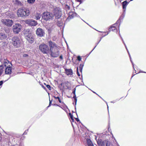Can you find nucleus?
Returning <instances> with one entry per match:
<instances>
[{
	"label": "nucleus",
	"instance_id": "nucleus-1",
	"mask_svg": "<svg viewBox=\"0 0 146 146\" xmlns=\"http://www.w3.org/2000/svg\"><path fill=\"white\" fill-rule=\"evenodd\" d=\"M50 47V52L52 56L56 57L59 55V47L54 42L51 41L48 42Z\"/></svg>",
	"mask_w": 146,
	"mask_h": 146
},
{
	"label": "nucleus",
	"instance_id": "nucleus-2",
	"mask_svg": "<svg viewBox=\"0 0 146 146\" xmlns=\"http://www.w3.org/2000/svg\"><path fill=\"white\" fill-rule=\"evenodd\" d=\"M30 11L28 8H19L17 12V14L18 17H25L28 16Z\"/></svg>",
	"mask_w": 146,
	"mask_h": 146
},
{
	"label": "nucleus",
	"instance_id": "nucleus-3",
	"mask_svg": "<svg viewBox=\"0 0 146 146\" xmlns=\"http://www.w3.org/2000/svg\"><path fill=\"white\" fill-rule=\"evenodd\" d=\"M39 49L44 54H48L50 52L48 46L44 43L41 44L39 45Z\"/></svg>",
	"mask_w": 146,
	"mask_h": 146
},
{
	"label": "nucleus",
	"instance_id": "nucleus-4",
	"mask_svg": "<svg viewBox=\"0 0 146 146\" xmlns=\"http://www.w3.org/2000/svg\"><path fill=\"white\" fill-rule=\"evenodd\" d=\"M12 43L13 46L16 47L20 46L21 43V41L19 37L15 36L12 38Z\"/></svg>",
	"mask_w": 146,
	"mask_h": 146
},
{
	"label": "nucleus",
	"instance_id": "nucleus-5",
	"mask_svg": "<svg viewBox=\"0 0 146 146\" xmlns=\"http://www.w3.org/2000/svg\"><path fill=\"white\" fill-rule=\"evenodd\" d=\"M53 12L56 19H59L61 16V12L59 8H54Z\"/></svg>",
	"mask_w": 146,
	"mask_h": 146
},
{
	"label": "nucleus",
	"instance_id": "nucleus-6",
	"mask_svg": "<svg viewBox=\"0 0 146 146\" xmlns=\"http://www.w3.org/2000/svg\"><path fill=\"white\" fill-rule=\"evenodd\" d=\"M25 38L30 43H32L33 42L34 38L33 36L31 33H25Z\"/></svg>",
	"mask_w": 146,
	"mask_h": 146
},
{
	"label": "nucleus",
	"instance_id": "nucleus-7",
	"mask_svg": "<svg viewBox=\"0 0 146 146\" xmlns=\"http://www.w3.org/2000/svg\"><path fill=\"white\" fill-rule=\"evenodd\" d=\"M22 29L21 25L19 24H16L13 27V32L16 34H18Z\"/></svg>",
	"mask_w": 146,
	"mask_h": 146
},
{
	"label": "nucleus",
	"instance_id": "nucleus-8",
	"mask_svg": "<svg viewBox=\"0 0 146 146\" xmlns=\"http://www.w3.org/2000/svg\"><path fill=\"white\" fill-rule=\"evenodd\" d=\"M1 22L3 25L8 27L11 26L13 23V21L9 19H2Z\"/></svg>",
	"mask_w": 146,
	"mask_h": 146
},
{
	"label": "nucleus",
	"instance_id": "nucleus-9",
	"mask_svg": "<svg viewBox=\"0 0 146 146\" xmlns=\"http://www.w3.org/2000/svg\"><path fill=\"white\" fill-rule=\"evenodd\" d=\"M0 60L2 64L1 66V68H3V66H4L5 67H8L9 66V64H11V66H12L11 63L7 59L2 58Z\"/></svg>",
	"mask_w": 146,
	"mask_h": 146
},
{
	"label": "nucleus",
	"instance_id": "nucleus-10",
	"mask_svg": "<svg viewBox=\"0 0 146 146\" xmlns=\"http://www.w3.org/2000/svg\"><path fill=\"white\" fill-rule=\"evenodd\" d=\"M53 17V15L49 12H45L43 14L42 18L46 20L51 19Z\"/></svg>",
	"mask_w": 146,
	"mask_h": 146
},
{
	"label": "nucleus",
	"instance_id": "nucleus-11",
	"mask_svg": "<svg viewBox=\"0 0 146 146\" xmlns=\"http://www.w3.org/2000/svg\"><path fill=\"white\" fill-rule=\"evenodd\" d=\"M36 34L38 36L42 37L44 36L45 33L43 29L41 28H39L36 30Z\"/></svg>",
	"mask_w": 146,
	"mask_h": 146
},
{
	"label": "nucleus",
	"instance_id": "nucleus-12",
	"mask_svg": "<svg viewBox=\"0 0 146 146\" xmlns=\"http://www.w3.org/2000/svg\"><path fill=\"white\" fill-rule=\"evenodd\" d=\"M97 137H96L95 139L96 140L99 146H105L106 143V140L102 141L100 139H98L97 140Z\"/></svg>",
	"mask_w": 146,
	"mask_h": 146
},
{
	"label": "nucleus",
	"instance_id": "nucleus-13",
	"mask_svg": "<svg viewBox=\"0 0 146 146\" xmlns=\"http://www.w3.org/2000/svg\"><path fill=\"white\" fill-rule=\"evenodd\" d=\"M77 14L75 12H69L68 17L66 19V21H69L70 19H72L76 16Z\"/></svg>",
	"mask_w": 146,
	"mask_h": 146
},
{
	"label": "nucleus",
	"instance_id": "nucleus-14",
	"mask_svg": "<svg viewBox=\"0 0 146 146\" xmlns=\"http://www.w3.org/2000/svg\"><path fill=\"white\" fill-rule=\"evenodd\" d=\"M26 23L32 26H35L37 24L36 21L33 19H28L26 21Z\"/></svg>",
	"mask_w": 146,
	"mask_h": 146
},
{
	"label": "nucleus",
	"instance_id": "nucleus-15",
	"mask_svg": "<svg viewBox=\"0 0 146 146\" xmlns=\"http://www.w3.org/2000/svg\"><path fill=\"white\" fill-rule=\"evenodd\" d=\"M117 24V23H115L113 25L108 29L109 31L110 32L111 31H112L114 32L117 33V30L116 27V26Z\"/></svg>",
	"mask_w": 146,
	"mask_h": 146
},
{
	"label": "nucleus",
	"instance_id": "nucleus-16",
	"mask_svg": "<svg viewBox=\"0 0 146 146\" xmlns=\"http://www.w3.org/2000/svg\"><path fill=\"white\" fill-rule=\"evenodd\" d=\"M76 88H74L73 90L72 91V93L74 94V95L73 96V98L74 99V101L75 102V105L74 106H75V109L76 110V114L77 115V116H78V115L77 113L76 112V103L77 102V99L76 97Z\"/></svg>",
	"mask_w": 146,
	"mask_h": 146
},
{
	"label": "nucleus",
	"instance_id": "nucleus-17",
	"mask_svg": "<svg viewBox=\"0 0 146 146\" xmlns=\"http://www.w3.org/2000/svg\"><path fill=\"white\" fill-rule=\"evenodd\" d=\"M64 73L68 76H70L71 77L73 74V72L71 69L64 68Z\"/></svg>",
	"mask_w": 146,
	"mask_h": 146
},
{
	"label": "nucleus",
	"instance_id": "nucleus-18",
	"mask_svg": "<svg viewBox=\"0 0 146 146\" xmlns=\"http://www.w3.org/2000/svg\"><path fill=\"white\" fill-rule=\"evenodd\" d=\"M11 66L9 65L8 67H7L5 69V72L6 74H11Z\"/></svg>",
	"mask_w": 146,
	"mask_h": 146
},
{
	"label": "nucleus",
	"instance_id": "nucleus-19",
	"mask_svg": "<svg viewBox=\"0 0 146 146\" xmlns=\"http://www.w3.org/2000/svg\"><path fill=\"white\" fill-rule=\"evenodd\" d=\"M130 1L129 0L128 1H125L122 3L123 9H126L127 6L128 5Z\"/></svg>",
	"mask_w": 146,
	"mask_h": 146
},
{
	"label": "nucleus",
	"instance_id": "nucleus-20",
	"mask_svg": "<svg viewBox=\"0 0 146 146\" xmlns=\"http://www.w3.org/2000/svg\"><path fill=\"white\" fill-rule=\"evenodd\" d=\"M7 38V35L3 33H0V40H3Z\"/></svg>",
	"mask_w": 146,
	"mask_h": 146
},
{
	"label": "nucleus",
	"instance_id": "nucleus-21",
	"mask_svg": "<svg viewBox=\"0 0 146 146\" xmlns=\"http://www.w3.org/2000/svg\"><path fill=\"white\" fill-rule=\"evenodd\" d=\"M59 88L62 90V93L64 90V83H62L60 84L59 85Z\"/></svg>",
	"mask_w": 146,
	"mask_h": 146
},
{
	"label": "nucleus",
	"instance_id": "nucleus-22",
	"mask_svg": "<svg viewBox=\"0 0 146 146\" xmlns=\"http://www.w3.org/2000/svg\"><path fill=\"white\" fill-rule=\"evenodd\" d=\"M125 16V13H123L122 15L119 17V19L116 21V23H118L120 21L121 19H123L124 18Z\"/></svg>",
	"mask_w": 146,
	"mask_h": 146
},
{
	"label": "nucleus",
	"instance_id": "nucleus-23",
	"mask_svg": "<svg viewBox=\"0 0 146 146\" xmlns=\"http://www.w3.org/2000/svg\"><path fill=\"white\" fill-rule=\"evenodd\" d=\"M87 142L88 146H94L93 144L90 139H87Z\"/></svg>",
	"mask_w": 146,
	"mask_h": 146
},
{
	"label": "nucleus",
	"instance_id": "nucleus-24",
	"mask_svg": "<svg viewBox=\"0 0 146 146\" xmlns=\"http://www.w3.org/2000/svg\"><path fill=\"white\" fill-rule=\"evenodd\" d=\"M41 15L39 13H37L35 15V18L36 20L39 19L41 17Z\"/></svg>",
	"mask_w": 146,
	"mask_h": 146
},
{
	"label": "nucleus",
	"instance_id": "nucleus-25",
	"mask_svg": "<svg viewBox=\"0 0 146 146\" xmlns=\"http://www.w3.org/2000/svg\"><path fill=\"white\" fill-rule=\"evenodd\" d=\"M106 146H113V145L109 141L106 140Z\"/></svg>",
	"mask_w": 146,
	"mask_h": 146
},
{
	"label": "nucleus",
	"instance_id": "nucleus-26",
	"mask_svg": "<svg viewBox=\"0 0 146 146\" xmlns=\"http://www.w3.org/2000/svg\"><path fill=\"white\" fill-rule=\"evenodd\" d=\"M84 66V64H80V65L79 66V69H80V72L82 73V69L83 68V66Z\"/></svg>",
	"mask_w": 146,
	"mask_h": 146
},
{
	"label": "nucleus",
	"instance_id": "nucleus-27",
	"mask_svg": "<svg viewBox=\"0 0 146 146\" xmlns=\"http://www.w3.org/2000/svg\"><path fill=\"white\" fill-rule=\"evenodd\" d=\"M64 7H65L66 11H67L68 10H69L70 8V6L67 4H66L65 5Z\"/></svg>",
	"mask_w": 146,
	"mask_h": 146
},
{
	"label": "nucleus",
	"instance_id": "nucleus-28",
	"mask_svg": "<svg viewBox=\"0 0 146 146\" xmlns=\"http://www.w3.org/2000/svg\"><path fill=\"white\" fill-rule=\"evenodd\" d=\"M16 4L18 5L21 6L22 5V4L21 2L18 0H16Z\"/></svg>",
	"mask_w": 146,
	"mask_h": 146
},
{
	"label": "nucleus",
	"instance_id": "nucleus-29",
	"mask_svg": "<svg viewBox=\"0 0 146 146\" xmlns=\"http://www.w3.org/2000/svg\"><path fill=\"white\" fill-rule=\"evenodd\" d=\"M53 97L55 98V99L56 100H58L59 102L61 103V102L60 99V98L59 97H56L55 96H54Z\"/></svg>",
	"mask_w": 146,
	"mask_h": 146
},
{
	"label": "nucleus",
	"instance_id": "nucleus-30",
	"mask_svg": "<svg viewBox=\"0 0 146 146\" xmlns=\"http://www.w3.org/2000/svg\"><path fill=\"white\" fill-rule=\"evenodd\" d=\"M35 1V0H27V2L30 4L33 3Z\"/></svg>",
	"mask_w": 146,
	"mask_h": 146
},
{
	"label": "nucleus",
	"instance_id": "nucleus-31",
	"mask_svg": "<svg viewBox=\"0 0 146 146\" xmlns=\"http://www.w3.org/2000/svg\"><path fill=\"white\" fill-rule=\"evenodd\" d=\"M119 35L120 37H121V40H122V41H123V44H124V45L125 46V47L126 49L127 48V46H126L125 43L124 42V40H123V39L121 37V35H120V34Z\"/></svg>",
	"mask_w": 146,
	"mask_h": 146
},
{
	"label": "nucleus",
	"instance_id": "nucleus-32",
	"mask_svg": "<svg viewBox=\"0 0 146 146\" xmlns=\"http://www.w3.org/2000/svg\"><path fill=\"white\" fill-rule=\"evenodd\" d=\"M76 70H77V74L78 76H80V75L79 72H78V67H77L76 68Z\"/></svg>",
	"mask_w": 146,
	"mask_h": 146
},
{
	"label": "nucleus",
	"instance_id": "nucleus-33",
	"mask_svg": "<svg viewBox=\"0 0 146 146\" xmlns=\"http://www.w3.org/2000/svg\"><path fill=\"white\" fill-rule=\"evenodd\" d=\"M44 84L46 85V84L44 83ZM46 87L48 88L50 90H51V87L49 85H46Z\"/></svg>",
	"mask_w": 146,
	"mask_h": 146
},
{
	"label": "nucleus",
	"instance_id": "nucleus-34",
	"mask_svg": "<svg viewBox=\"0 0 146 146\" xmlns=\"http://www.w3.org/2000/svg\"><path fill=\"white\" fill-rule=\"evenodd\" d=\"M70 84L69 82H67V83L65 82L64 83V85H65L66 86L68 87L70 86Z\"/></svg>",
	"mask_w": 146,
	"mask_h": 146
},
{
	"label": "nucleus",
	"instance_id": "nucleus-35",
	"mask_svg": "<svg viewBox=\"0 0 146 146\" xmlns=\"http://www.w3.org/2000/svg\"><path fill=\"white\" fill-rule=\"evenodd\" d=\"M3 68H1L0 69V76L2 74L3 72Z\"/></svg>",
	"mask_w": 146,
	"mask_h": 146
},
{
	"label": "nucleus",
	"instance_id": "nucleus-36",
	"mask_svg": "<svg viewBox=\"0 0 146 146\" xmlns=\"http://www.w3.org/2000/svg\"><path fill=\"white\" fill-rule=\"evenodd\" d=\"M77 59L79 61H81V60L82 59L81 57L80 56H78L77 57Z\"/></svg>",
	"mask_w": 146,
	"mask_h": 146
},
{
	"label": "nucleus",
	"instance_id": "nucleus-37",
	"mask_svg": "<svg viewBox=\"0 0 146 146\" xmlns=\"http://www.w3.org/2000/svg\"><path fill=\"white\" fill-rule=\"evenodd\" d=\"M102 37H101L100 38V40H99V41H98V42H96V45H97L100 42L101 40L102 39Z\"/></svg>",
	"mask_w": 146,
	"mask_h": 146
},
{
	"label": "nucleus",
	"instance_id": "nucleus-38",
	"mask_svg": "<svg viewBox=\"0 0 146 146\" xmlns=\"http://www.w3.org/2000/svg\"><path fill=\"white\" fill-rule=\"evenodd\" d=\"M69 115L70 119H71V118L73 117V115L70 113H69Z\"/></svg>",
	"mask_w": 146,
	"mask_h": 146
},
{
	"label": "nucleus",
	"instance_id": "nucleus-39",
	"mask_svg": "<svg viewBox=\"0 0 146 146\" xmlns=\"http://www.w3.org/2000/svg\"><path fill=\"white\" fill-rule=\"evenodd\" d=\"M119 100V99H117V100H114V101H111V102H111V103H115V102L117 101H118V100Z\"/></svg>",
	"mask_w": 146,
	"mask_h": 146
},
{
	"label": "nucleus",
	"instance_id": "nucleus-40",
	"mask_svg": "<svg viewBox=\"0 0 146 146\" xmlns=\"http://www.w3.org/2000/svg\"><path fill=\"white\" fill-rule=\"evenodd\" d=\"M9 14V12H7L5 13L6 15H7V17H10V16L8 15V14Z\"/></svg>",
	"mask_w": 146,
	"mask_h": 146
},
{
	"label": "nucleus",
	"instance_id": "nucleus-41",
	"mask_svg": "<svg viewBox=\"0 0 146 146\" xmlns=\"http://www.w3.org/2000/svg\"><path fill=\"white\" fill-rule=\"evenodd\" d=\"M71 121H70L71 122H72H72H74V119L73 117H72V118H71Z\"/></svg>",
	"mask_w": 146,
	"mask_h": 146
},
{
	"label": "nucleus",
	"instance_id": "nucleus-42",
	"mask_svg": "<svg viewBox=\"0 0 146 146\" xmlns=\"http://www.w3.org/2000/svg\"><path fill=\"white\" fill-rule=\"evenodd\" d=\"M130 61H131V62L132 64L133 65V68L135 70V68H134V64H133V62H132V61L131 60H130Z\"/></svg>",
	"mask_w": 146,
	"mask_h": 146
},
{
	"label": "nucleus",
	"instance_id": "nucleus-43",
	"mask_svg": "<svg viewBox=\"0 0 146 146\" xmlns=\"http://www.w3.org/2000/svg\"><path fill=\"white\" fill-rule=\"evenodd\" d=\"M130 61H131V62L132 64L133 65V68L135 70V68H134V64H133V62H132V61L131 60H130Z\"/></svg>",
	"mask_w": 146,
	"mask_h": 146
},
{
	"label": "nucleus",
	"instance_id": "nucleus-44",
	"mask_svg": "<svg viewBox=\"0 0 146 146\" xmlns=\"http://www.w3.org/2000/svg\"><path fill=\"white\" fill-rule=\"evenodd\" d=\"M96 44V46H94V48L90 52L89 54H90L91 53V52L94 50L95 48L97 46V45H96V44Z\"/></svg>",
	"mask_w": 146,
	"mask_h": 146
},
{
	"label": "nucleus",
	"instance_id": "nucleus-45",
	"mask_svg": "<svg viewBox=\"0 0 146 146\" xmlns=\"http://www.w3.org/2000/svg\"><path fill=\"white\" fill-rule=\"evenodd\" d=\"M75 119L77 122L80 121V120L78 118H75Z\"/></svg>",
	"mask_w": 146,
	"mask_h": 146
},
{
	"label": "nucleus",
	"instance_id": "nucleus-46",
	"mask_svg": "<svg viewBox=\"0 0 146 146\" xmlns=\"http://www.w3.org/2000/svg\"><path fill=\"white\" fill-rule=\"evenodd\" d=\"M52 103V101H50V102H49V106L47 107V108H48V107H49V106H50V104H51Z\"/></svg>",
	"mask_w": 146,
	"mask_h": 146
},
{
	"label": "nucleus",
	"instance_id": "nucleus-47",
	"mask_svg": "<svg viewBox=\"0 0 146 146\" xmlns=\"http://www.w3.org/2000/svg\"><path fill=\"white\" fill-rule=\"evenodd\" d=\"M110 32H109V31H108V33H107V34H105V35H104L102 37V38L104 37L105 36H106V35H107L110 33Z\"/></svg>",
	"mask_w": 146,
	"mask_h": 146
},
{
	"label": "nucleus",
	"instance_id": "nucleus-48",
	"mask_svg": "<svg viewBox=\"0 0 146 146\" xmlns=\"http://www.w3.org/2000/svg\"><path fill=\"white\" fill-rule=\"evenodd\" d=\"M3 84V81H0V86L2 85Z\"/></svg>",
	"mask_w": 146,
	"mask_h": 146
},
{
	"label": "nucleus",
	"instance_id": "nucleus-49",
	"mask_svg": "<svg viewBox=\"0 0 146 146\" xmlns=\"http://www.w3.org/2000/svg\"><path fill=\"white\" fill-rule=\"evenodd\" d=\"M77 1L78 2H80V4H81L82 2V0H77Z\"/></svg>",
	"mask_w": 146,
	"mask_h": 146
},
{
	"label": "nucleus",
	"instance_id": "nucleus-50",
	"mask_svg": "<svg viewBox=\"0 0 146 146\" xmlns=\"http://www.w3.org/2000/svg\"><path fill=\"white\" fill-rule=\"evenodd\" d=\"M64 41L66 43V45H67V47H68V45L67 43V42L65 40V39H64Z\"/></svg>",
	"mask_w": 146,
	"mask_h": 146
},
{
	"label": "nucleus",
	"instance_id": "nucleus-51",
	"mask_svg": "<svg viewBox=\"0 0 146 146\" xmlns=\"http://www.w3.org/2000/svg\"><path fill=\"white\" fill-rule=\"evenodd\" d=\"M42 87L44 89H46L45 87L43 85H42Z\"/></svg>",
	"mask_w": 146,
	"mask_h": 146
},
{
	"label": "nucleus",
	"instance_id": "nucleus-52",
	"mask_svg": "<svg viewBox=\"0 0 146 146\" xmlns=\"http://www.w3.org/2000/svg\"><path fill=\"white\" fill-rule=\"evenodd\" d=\"M140 72H143V73H146V72H143V71H140L139 72H138V73H140Z\"/></svg>",
	"mask_w": 146,
	"mask_h": 146
},
{
	"label": "nucleus",
	"instance_id": "nucleus-53",
	"mask_svg": "<svg viewBox=\"0 0 146 146\" xmlns=\"http://www.w3.org/2000/svg\"><path fill=\"white\" fill-rule=\"evenodd\" d=\"M28 56V55L27 54H24V55H23V56L24 57H26L27 56Z\"/></svg>",
	"mask_w": 146,
	"mask_h": 146
},
{
	"label": "nucleus",
	"instance_id": "nucleus-54",
	"mask_svg": "<svg viewBox=\"0 0 146 146\" xmlns=\"http://www.w3.org/2000/svg\"><path fill=\"white\" fill-rule=\"evenodd\" d=\"M123 9V11L124 12H125L126 10V9Z\"/></svg>",
	"mask_w": 146,
	"mask_h": 146
},
{
	"label": "nucleus",
	"instance_id": "nucleus-55",
	"mask_svg": "<svg viewBox=\"0 0 146 146\" xmlns=\"http://www.w3.org/2000/svg\"><path fill=\"white\" fill-rule=\"evenodd\" d=\"M26 131H25V132H24V134H27V132H26Z\"/></svg>",
	"mask_w": 146,
	"mask_h": 146
},
{
	"label": "nucleus",
	"instance_id": "nucleus-56",
	"mask_svg": "<svg viewBox=\"0 0 146 146\" xmlns=\"http://www.w3.org/2000/svg\"><path fill=\"white\" fill-rule=\"evenodd\" d=\"M80 17V16L79 15H78V14L75 17Z\"/></svg>",
	"mask_w": 146,
	"mask_h": 146
},
{
	"label": "nucleus",
	"instance_id": "nucleus-57",
	"mask_svg": "<svg viewBox=\"0 0 146 146\" xmlns=\"http://www.w3.org/2000/svg\"><path fill=\"white\" fill-rule=\"evenodd\" d=\"M135 75V74H133V75L132 76V77H131V79L132 77L134 76Z\"/></svg>",
	"mask_w": 146,
	"mask_h": 146
},
{
	"label": "nucleus",
	"instance_id": "nucleus-58",
	"mask_svg": "<svg viewBox=\"0 0 146 146\" xmlns=\"http://www.w3.org/2000/svg\"><path fill=\"white\" fill-rule=\"evenodd\" d=\"M92 92L94 93H95V94H97V95H98V94H96V93L95 92H94V91H92Z\"/></svg>",
	"mask_w": 146,
	"mask_h": 146
},
{
	"label": "nucleus",
	"instance_id": "nucleus-59",
	"mask_svg": "<svg viewBox=\"0 0 146 146\" xmlns=\"http://www.w3.org/2000/svg\"><path fill=\"white\" fill-rule=\"evenodd\" d=\"M60 58H62V56H60Z\"/></svg>",
	"mask_w": 146,
	"mask_h": 146
},
{
	"label": "nucleus",
	"instance_id": "nucleus-60",
	"mask_svg": "<svg viewBox=\"0 0 146 146\" xmlns=\"http://www.w3.org/2000/svg\"><path fill=\"white\" fill-rule=\"evenodd\" d=\"M71 124H72V127H74V126H73V123L72 122H71Z\"/></svg>",
	"mask_w": 146,
	"mask_h": 146
},
{
	"label": "nucleus",
	"instance_id": "nucleus-61",
	"mask_svg": "<svg viewBox=\"0 0 146 146\" xmlns=\"http://www.w3.org/2000/svg\"><path fill=\"white\" fill-rule=\"evenodd\" d=\"M39 83H40V85H41L42 86V83L40 82H39Z\"/></svg>",
	"mask_w": 146,
	"mask_h": 146
},
{
	"label": "nucleus",
	"instance_id": "nucleus-62",
	"mask_svg": "<svg viewBox=\"0 0 146 146\" xmlns=\"http://www.w3.org/2000/svg\"><path fill=\"white\" fill-rule=\"evenodd\" d=\"M106 104H107V107H108V104H107V102H106Z\"/></svg>",
	"mask_w": 146,
	"mask_h": 146
},
{
	"label": "nucleus",
	"instance_id": "nucleus-63",
	"mask_svg": "<svg viewBox=\"0 0 146 146\" xmlns=\"http://www.w3.org/2000/svg\"><path fill=\"white\" fill-rule=\"evenodd\" d=\"M128 54H129V57H131V56H130V54L129 53H128Z\"/></svg>",
	"mask_w": 146,
	"mask_h": 146
},
{
	"label": "nucleus",
	"instance_id": "nucleus-64",
	"mask_svg": "<svg viewBox=\"0 0 146 146\" xmlns=\"http://www.w3.org/2000/svg\"><path fill=\"white\" fill-rule=\"evenodd\" d=\"M29 29L27 30V32H29Z\"/></svg>",
	"mask_w": 146,
	"mask_h": 146
}]
</instances>
